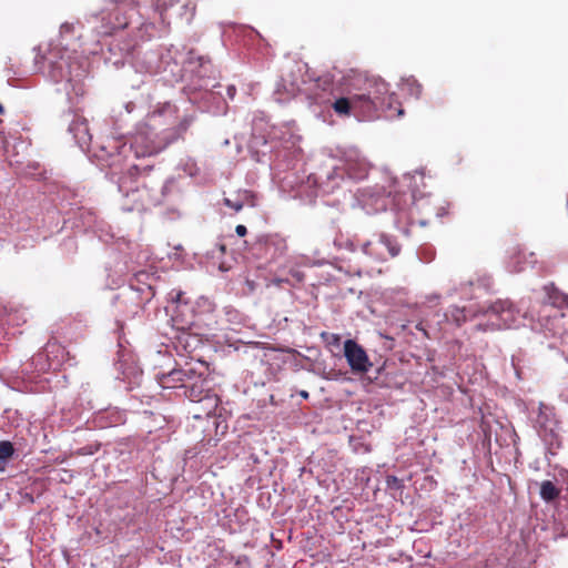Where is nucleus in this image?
Returning <instances> with one entry per match:
<instances>
[{
	"instance_id": "2f4dec72",
	"label": "nucleus",
	"mask_w": 568,
	"mask_h": 568,
	"mask_svg": "<svg viewBox=\"0 0 568 568\" xmlns=\"http://www.w3.org/2000/svg\"><path fill=\"white\" fill-rule=\"evenodd\" d=\"M235 232L239 236H244L247 233V230L244 225L240 224L235 227Z\"/></svg>"
},
{
	"instance_id": "4c0bfd02",
	"label": "nucleus",
	"mask_w": 568,
	"mask_h": 568,
	"mask_svg": "<svg viewBox=\"0 0 568 568\" xmlns=\"http://www.w3.org/2000/svg\"><path fill=\"white\" fill-rule=\"evenodd\" d=\"M164 387H169V386H168V385H164ZM171 387H172V388H175V387H176V385H172Z\"/></svg>"
},
{
	"instance_id": "c756f323",
	"label": "nucleus",
	"mask_w": 568,
	"mask_h": 568,
	"mask_svg": "<svg viewBox=\"0 0 568 568\" xmlns=\"http://www.w3.org/2000/svg\"><path fill=\"white\" fill-rule=\"evenodd\" d=\"M283 284H288V285H293V283L291 282V280L288 277H272L267 284V286H276V287H281Z\"/></svg>"
},
{
	"instance_id": "7ed1b4c3",
	"label": "nucleus",
	"mask_w": 568,
	"mask_h": 568,
	"mask_svg": "<svg viewBox=\"0 0 568 568\" xmlns=\"http://www.w3.org/2000/svg\"><path fill=\"white\" fill-rule=\"evenodd\" d=\"M351 88L365 93L366 97L369 95L377 102H382V105L388 109L392 106L394 98L389 92V85L381 78L358 74L353 79Z\"/></svg>"
},
{
	"instance_id": "4468645a",
	"label": "nucleus",
	"mask_w": 568,
	"mask_h": 568,
	"mask_svg": "<svg viewBox=\"0 0 568 568\" xmlns=\"http://www.w3.org/2000/svg\"><path fill=\"white\" fill-rule=\"evenodd\" d=\"M220 403L219 396L210 392L207 393L197 404L200 405L197 413L194 414L195 418H201L203 416L209 417L215 413Z\"/></svg>"
},
{
	"instance_id": "f704fd0d",
	"label": "nucleus",
	"mask_w": 568,
	"mask_h": 568,
	"mask_svg": "<svg viewBox=\"0 0 568 568\" xmlns=\"http://www.w3.org/2000/svg\"><path fill=\"white\" fill-rule=\"evenodd\" d=\"M300 395H301L303 398H305V399H307V398H308V396H310V395H308V393H307L306 390H301V392H300Z\"/></svg>"
},
{
	"instance_id": "2eb2a0df",
	"label": "nucleus",
	"mask_w": 568,
	"mask_h": 568,
	"mask_svg": "<svg viewBox=\"0 0 568 568\" xmlns=\"http://www.w3.org/2000/svg\"><path fill=\"white\" fill-rule=\"evenodd\" d=\"M184 395L193 403H199L211 390L205 387V381L199 379L191 385H183Z\"/></svg>"
},
{
	"instance_id": "ddd939ff",
	"label": "nucleus",
	"mask_w": 568,
	"mask_h": 568,
	"mask_svg": "<svg viewBox=\"0 0 568 568\" xmlns=\"http://www.w3.org/2000/svg\"><path fill=\"white\" fill-rule=\"evenodd\" d=\"M544 292L546 294V302L557 308L556 311L568 307V295L560 292L552 283L545 285Z\"/></svg>"
},
{
	"instance_id": "e433bc0d",
	"label": "nucleus",
	"mask_w": 568,
	"mask_h": 568,
	"mask_svg": "<svg viewBox=\"0 0 568 568\" xmlns=\"http://www.w3.org/2000/svg\"><path fill=\"white\" fill-rule=\"evenodd\" d=\"M4 109L2 106V104L0 103V114L3 113Z\"/></svg>"
},
{
	"instance_id": "412c9836",
	"label": "nucleus",
	"mask_w": 568,
	"mask_h": 568,
	"mask_svg": "<svg viewBox=\"0 0 568 568\" xmlns=\"http://www.w3.org/2000/svg\"><path fill=\"white\" fill-rule=\"evenodd\" d=\"M446 316L450 318L457 326H460L467 321L465 310L456 306L452 307Z\"/></svg>"
},
{
	"instance_id": "dca6fc26",
	"label": "nucleus",
	"mask_w": 568,
	"mask_h": 568,
	"mask_svg": "<svg viewBox=\"0 0 568 568\" xmlns=\"http://www.w3.org/2000/svg\"><path fill=\"white\" fill-rule=\"evenodd\" d=\"M550 415H551V409L549 407L545 406L544 404H541L539 407V413L536 418V426L538 427L539 432L552 430L551 429L552 423L550 419Z\"/></svg>"
},
{
	"instance_id": "f257e3e1",
	"label": "nucleus",
	"mask_w": 568,
	"mask_h": 568,
	"mask_svg": "<svg viewBox=\"0 0 568 568\" xmlns=\"http://www.w3.org/2000/svg\"><path fill=\"white\" fill-rule=\"evenodd\" d=\"M150 172V166L140 170L132 165L119 178L118 186L126 211H143L160 202L162 180L151 176Z\"/></svg>"
},
{
	"instance_id": "bb28decb",
	"label": "nucleus",
	"mask_w": 568,
	"mask_h": 568,
	"mask_svg": "<svg viewBox=\"0 0 568 568\" xmlns=\"http://www.w3.org/2000/svg\"><path fill=\"white\" fill-rule=\"evenodd\" d=\"M386 486L389 489L400 490L404 488V483L402 479L396 476L389 475L386 477Z\"/></svg>"
},
{
	"instance_id": "6e6552de",
	"label": "nucleus",
	"mask_w": 568,
	"mask_h": 568,
	"mask_svg": "<svg viewBox=\"0 0 568 568\" xmlns=\"http://www.w3.org/2000/svg\"><path fill=\"white\" fill-rule=\"evenodd\" d=\"M349 94L353 101V113L358 114L366 118H372L378 111H384L387 108L382 105V102H377L369 98V95H365V93L359 92L358 90H354L351 88Z\"/></svg>"
},
{
	"instance_id": "5701e85b",
	"label": "nucleus",
	"mask_w": 568,
	"mask_h": 568,
	"mask_svg": "<svg viewBox=\"0 0 568 568\" xmlns=\"http://www.w3.org/2000/svg\"><path fill=\"white\" fill-rule=\"evenodd\" d=\"M74 33V24L64 22L60 27V45H69L68 37Z\"/></svg>"
},
{
	"instance_id": "0eeeda50",
	"label": "nucleus",
	"mask_w": 568,
	"mask_h": 568,
	"mask_svg": "<svg viewBox=\"0 0 568 568\" xmlns=\"http://www.w3.org/2000/svg\"><path fill=\"white\" fill-rule=\"evenodd\" d=\"M489 314L499 321L498 326L505 328L515 327L520 318L519 311L508 300L495 302L489 308Z\"/></svg>"
},
{
	"instance_id": "c9c22d12",
	"label": "nucleus",
	"mask_w": 568,
	"mask_h": 568,
	"mask_svg": "<svg viewBox=\"0 0 568 568\" xmlns=\"http://www.w3.org/2000/svg\"><path fill=\"white\" fill-rule=\"evenodd\" d=\"M341 337L338 335H332V342L338 343Z\"/></svg>"
},
{
	"instance_id": "473e14b6",
	"label": "nucleus",
	"mask_w": 568,
	"mask_h": 568,
	"mask_svg": "<svg viewBox=\"0 0 568 568\" xmlns=\"http://www.w3.org/2000/svg\"><path fill=\"white\" fill-rule=\"evenodd\" d=\"M216 248L219 250V252H220L221 254H224V253H225V251H226V246H225L224 244H222V243L216 244Z\"/></svg>"
},
{
	"instance_id": "f8f14e48",
	"label": "nucleus",
	"mask_w": 568,
	"mask_h": 568,
	"mask_svg": "<svg viewBox=\"0 0 568 568\" xmlns=\"http://www.w3.org/2000/svg\"><path fill=\"white\" fill-rule=\"evenodd\" d=\"M173 322L176 325V328L181 331V334L178 336V341L185 351L192 352L196 348V346L201 343V339L196 335L190 334L186 329L190 328L192 322L179 323L178 317H173Z\"/></svg>"
},
{
	"instance_id": "a211bd4d",
	"label": "nucleus",
	"mask_w": 568,
	"mask_h": 568,
	"mask_svg": "<svg viewBox=\"0 0 568 568\" xmlns=\"http://www.w3.org/2000/svg\"><path fill=\"white\" fill-rule=\"evenodd\" d=\"M332 106L337 114L349 116L353 112V101L351 94L348 93V97L338 98L335 100Z\"/></svg>"
},
{
	"instance_id": "c85d7f7f",
	"label": "nucleus",
	"mask_w": 568,
	"mask_h": 568,
	"mask_svg": "<svg viewBox=\"0 0 568 568\" xmlns=\"http://www.w3.org/2000/svg\"><path fill=\"white\" fill-rule=\"evenodd\" d=\"M290 276H291L290 280L293 283L292 286H294L295 284L302 283L305 277L303 272L295 270V268L290 270Z\"/></svg>"
},
{
	"instance_id": "aec40b11",
	"label": "nucleus",
	"mask_w": 568,
	"mask_h": 568,
	"mask_svg": "<svg viewBox=\"0 0 568 568\" xmlns=\"http://www.w3.org/2000/svg\"><path fill=\"white\" fill-rule=\"evenodd\" d=\"M403 89L415 99L422 95L423 87L415 79H407L403 85Z\"/></svg>"
},
{
	"instance_id": "423d86ee",
	"label": "nucleus",
	"mask_w": 568,
	"mask_h": 568,
	"mask_svg": "<svg viewBox=\"0 0 568 568\" xmlns=\"http://www.w3.org/2000/svg\"><path fill=\"white\" fill-rule=\"evenodd\" d=\"M344 356L354 373L364 374L372 367V363L369 362L365 349L353 339L345 341Z\"/></svg>"
},
{
	"instance_id": "72a5a7b5",
	"label": "nucleus",
	"mask_w": 568,
	"mask_h": 568,
	"mask_svg": "<svg viewBox=\"0 0 568 568\" xmlns=\"http://www.w3.org/2000/svg\"><path fill=\"white\" fill-rule=\"evenodd\" d=\"M416 328H417V329H419V331H422V332L424 333V335H425V336H428V335H427V332H426V329L423 327V324H422V323L417 324V325H416Z\"/></svg>"
},
{
	"instance_id": "b1692460",
	"label": "nucleus",
	"mask_w": 568,
	"mask_h": 568,
	"mask_svg": "<svg viewBox=\"0 0 568 568\" xmlns=\"http://www.w3.org/2000/svg\"><path fill=\"white\" fill-rule=\"evenodd\" d=\"M334 245L338 250H342V248H346L348 251L355 250L354 243L349 239L344 237L342 234L334 239Z\"/></svg>"
},
{
	"instance_id": "39448f33",
	"label": "nucleus",
	"mask_w": 568,
	"mask_h": 568,
	"mask_svg": "<svg viewBox=\"0 0 568 568\" xmlns=\"http://www.w3.org/2000/svg\"><path fill=\"white\" fill-rule=\"evenodd\" d=\"M385 251L392 257L397 256L400 252V245L397 240L387 234H379L376 239L367 241L363 245V252L377 261L386 258Z\"/></svg>"
},
{
	"instance_id": "cd10ccee",
	"label": "nucleus",
	"mask_w": 568,
	"mask_h": 568,
	"mask_svg": "<svg viewBox=\"0 0 568 568\" xmlns=\"http://www.w3.org/2000/svg\"><path fill=\"white\" fill-rule=\"evenodd\" d=\"M224 204L227 207L234 210L235 212H240L243 209V206H244V202L242 200H240V199L231 200V199L225 197L224 199Z\"/></svg>"
},
{
	"instance_id": "f3484780",
	"label": "nucleus",
	"mask_w": 568,
	"mask_h": 568,
	"mask_svg": "<svg viewBox=\"0 0 568 568\" xmlns=\"http://www.w3.org/2000/svg\"><path fill=\"white\" fill-rule=\"evenodd\" d=\"M560 495V489L556 487V485L550 480H545L540 485V497L547 501L550 503L555 499H557Z\"/></svg>"
},
{
	"instance_id": "9d476101",
	"label": "nucleus",
	"mask_w": 568,
	"mask_h": 568,
	"mask_svg": "<svg viewBox=\"0 0 568 568\" xmlns=\"http://www.w3.org/2000/svg\"><path fill=\"white\" fill-rule=\"evenodd\" d=\"M156 11L163 16L169 10L178 8V14L186 21H191L195 14L196 4L192 0H152Z\"/></svg>"
},
{
	"instance_id": "20e7f679",
	"label": "nucleus",
	"mask_w": 568,
	"mask_h": 568,
	"mask_svg": "<svg viewBox=\"0 0 568 568\" xmlns=\"http://www.w3.org/2000/svg\"><path fill=\"white\" fill-rule=\"evenodd\" d=\"M145 40L142 36V28H139L134 34L128 33L114 38L109 44V51L114 58V64H123L126 59L132 57L140 41Z\"/></svg>"
},
{
	"instance_id": "9b49d317",
	"label": "nucleus",
	"mask_w": 568,
	"mask_h": 568,
	"mask_svg": "<svg viewBox=\"0 0 568 568\" xmlns=\"http://www.w3.org/2000/svg\"><path fill=\"white\" fill-rule=\"evenodd\" d=\"M565 315L559 311H554V314H549L545 318V323L541 324L546 336H561L565 327Z\"/></svg>"
},
{
	"instance_id": "f03ea898",
	"label": "nucleus",
	"mask_w": 568,
	"mask_h": 568,
	"mask_svg": "<svg viewBox=\"0 0 568 568\" xmlns=\"http://www.w3.org/2000/svg\"><path fill=\"white\" fill-rule=\"evenodd\" d=\"M114 4L109 11H102L93 16L94 30L98 36H112L115 31L122 30L129 26V18L122 14L123 10L135 11L138 8L136 0H108Z\"/></svg>"
},
{
	"instance_id": "4be33fe9",
	"label": "nucleus",
	"mask_w": 568,
	"mask_h": 568,
	"mask_svg": "<svg viewBox=\"0 0 568 568\" xmlns=\"http://www.w3.org/2000/svg\"><path fill=\"white\" fill-rule=\"evenodd\" d=\"M14 454V447L12 443L8 440L0 442V465L6 463Z\"/></svg>"
},
{
	"instance_id": "a878e982",
	"label": "nucleus",
	"mask_w": 568,
	"mask_h": 568,
	"mask_svg": "<svg viewBox=\"0 0 568 568\" xmlns=\"http://www.w3.org/2000/svg\"><path fill=\"white\" fill-rule=\"evenodd\" d=\"M69 59H70V57L65 58L64 55H62L60 58L59 62L58 61H51L52 64L54 65V68L59 71L58 75L57 74L53 75L54 78H60V79L64 78L63 68H64V65L69 67Z\"/></svg>"
},
{
	"instance_id": "6ab92c4d",
	"label": "nucleus",
	"mask_w": 568,
	"mask_h": 568,
	"mask_svg": "<svg viewBox=\"0 0 568 568\" xmlns=\"http://www.w3.org/2000/svg\"><path fill=\"white\" fill-rule=\"evenodd\" d=\"M161 116V113H156V112H153L152 114H150L148 116V122L143 124V126H141L139 129V131L134 134L133 136V144L138 148L139 145H142L143 142H144V139H145V131L143 130L144 128H154V123L156 122V120Z\"/></svg>"
},
{
	"instance_id": "393cba45",
	"label": "nucleus",
	"mask_w": 568,
	"mask_h": 568,
	"mask_svg": "<svg viewBox=\"0 0 568 568\" xmlns=\"http://www.w3.org/2000/svg\"><path fill=\"white\" fill-rule=\"evenodd\" d=\"M185 377H186V373L184 371H181V369H173L172 372H170V374L168 376H165L164 378L165 379H172L173 382H179L181 383V386L183 387L184 382H185Z\"/></svg>"
},
{
	"instance_id": "1a4fd4ad",
	"label": "nucleus",
	"mask_w": 568,
	"mask_h": 568,
	"mask_svg": "<svg viewBox=\"0 0 568 568\" xmlns=\"http://www.w3.org/2000/svg\"><path fill=\"white\" fill-rule=\"evenodd\" d=\"M258 245L264 250L266 257L276 261L283 257L288 250L287 241L280 234L263 235L258 240Z\"/></svg>"
},
{
	"instance_id": "7c9ffc66",
	"label": "nucleus",
	"mask_w": 568,
	"mask_h": 568,
	"mask_svg": "<svg viewBox=\"0 0 568 568\" xmlns=\"http://www.w3.org/2000/svg\"><path fill=\"white\" fill-rule=\"evenodd\" d=\"M160 150V148L155 144H153V142L151 144H146L145 145V149L143 151H141V154L142 155H151V154H154V153H158Z\"/></svg>"
}]
</instances>
